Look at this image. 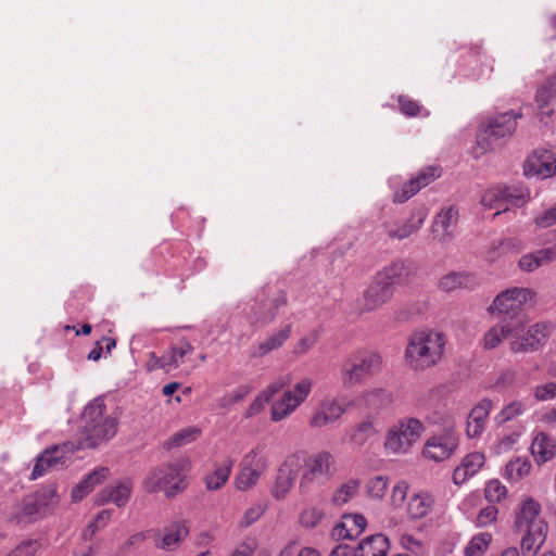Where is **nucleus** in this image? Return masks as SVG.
Segmentation results:
<instances>
[{
  "label": "nucleus",
  "instance_id": "1",
  "mask_svg": "<svg viewBox=\"0 0 556 556\" xmlns=\"http://www.w3.org/2000/svg\"><path fill=\"white\" fill-rule=\"evenodd\" d=\"M84 425L76 445L78 450L96 448L111 440L117 432L118 418L105 414L104 401L94 399L84 409Z\"/></svg>",
  "mask_w": 556,
  "mask_h": 556
},
{
  "label": "nucleus",
  "instance_id": "2",
  "mask_svg": "<svg viewBox=\"0 0 556 556\" xmlns=\"http://www.w3.org/2000/svg\"><path fill=\"white\" fill-rule=\"evenodd\" d=\"M445 336L432 330L416 331L409 338L405 359L410 368L422 370L435 366L442 358Z\"/></svg>",
  "mask_w": 556,
  "mask_h": 556
},
{
  "label": "nucleus",
  "instance_id": "3",
  "mask_svg": "<svg viewBox=\"0 0 556 556\" xmlns=\"http://www.w3.org/2000/svg\"><path fill=\"white\" fill-rule=\"evenodd\" d=\"M190 469L188 459H178L175 462L164 463L147 475L143 480V489L148 493H156L163 491L166 497L172 498L182 493L187 486L186 472Z\"/></svg>",
  "mask_w": 556,
  "mask_h": 556
},
{
  "label": "nucleus",
  "instance_id": "4",
  "mask_svg": "<svg viewBox=\"0 0 556 556\" xmlns=\"http://www.w3.org/2000/svg\"><path fill=\"white\" fill-rule=\"evenodd\" d=\"M58 504L56 485L50 483L15 504L10 514V521L16 525L36 522L51 513Z\"/></svg>",
  "mask_w": 556,
  "mask_h": 556
},
{
  "label": "nucleus",
  "instance_id": "5",
  "mask_svg": "<svg viewBox=\"0 0 556 556\" xmlns=\"http://www.w3.org/2000/svg\"><path fill=\"white\" fill-rule=\"evenodd\" d=\"M521 115L510 111L482 123L478 129L476 146L472 148L473 156H482L494 148L496 141L510 136L516 129V119Z\"/></svg>",
  "mask_w": 556,
  "mask_h": 556
},
{
  "label": "nucleus",
  "instance_id": "6",
  "mask_svg": "<svg viewBox=\"0 0 556 556\" xmlns=\"http://www.w3.org/2000/svg\"><path fill=\"white\" fill-rule=\"evenodd\" d=\"M381 356L377 353L351 355L341 365L342 386L350 389L365 377L376 375L381 370Z\"/></svg>",
  "mask_w": 556,
  "mask_h": 556
},
{
  "label": "nucleus",
  "instance_id": "7",
  "mask_svg": "<svg viewBox=\"0 0 556 556\" xmlns=\"http://www.w3.org/2000/svg\"><path fill=\"white\" fill-rule=\"evenodd\" d=\"M425 431L417 418H404L387 432L384 448L392 454L407 453Z\"/></svg>",
  "mask_w": 556,
  "mask_h": 556
},
{
  "label": "nucleus",
  "instance_id": "8",
  "mask_svg": "<svg viewBox=\"0 0 556 556\" xmlns=\"http://www.w3.org/2000/svg\"><path fill=\"white\" fill-rule=\"evenodd\" d=\"M77 450L78 446L72 441L47 447L37 456L30 479L36 480L51 470L63 469L71 459L72 454Z\"/></svg>",
  "mask_w": 556,
  "mask_h": 556
},
{
  "label": "nucleus",
  "instance_id": "9",
  "mask_svg": "<svg viewBox=\"0 0 556 556\" xmlns=\"http://www.w3.org/2000/svg\"><path fill=\"white\" fill-rule=\"evenodd\" d=\"M441 169L438 166H428L418 172V174L410 178L408 181L402 184V178L399 176L389 179V186L395 190L393 201L395 203H403L414 197L422 187L428 186L433 180L439 178Z\"/></svg>",
  "mask_w": 556,
  "mask_h": 556
},
{
  "label": "nucleus",
  "instance_id": "10",
  "mask_svg": "<svg viewBox=\"0 0 556 556\" xmlns=\"http://www.w3.org/2000/svg\"><path fill=\"white\" fill-rule=\"evenodd\" d=\"M427 216L428 208L419 205L412 210L408 217L387 220L382 227L390 239L401 241L416 233L422 227Z\"/></svg>",
  "mask_w": 556,
  "mask_h": 556
},
{
  "label": "nucleus",
  "instance_id": "11",
  "mask_svg": "<svg viewBox=\"0 0 556 556\" xmlns=\"http://www.w3.org/2000/svg\"><path fill=\"white\" fill-rule=\"evenodd\" d=\"M535 293L527 288L514 287L498 293L488 313H510L529 308L528 303L534 300Z\"/></svg>",
  "mask_w": 556,
  "mask_h": 556
},
{
  "label": "nucleus",
  "instance_id": "12",
  "mask_svg": "<svg viewBox=\"0 0 556 556\" xmlns=\"http://www.w3.org/2000/svg\"><path fill=\"white\" fill-rule=\"evenodd\" d=\"M523 174L539 179L556 176V147L536 150L525 161Z\"/></svg>",
  "mask_w": 556,
  "mask_h": 556
},
{
  "label": "nucleus",
  "instance_id": "13",
  "mask_svg": "<svg viewBox=\"0 0 556 556\" xmlns=\"http://www.w3.org/2000/svg\"><path fill=\"white\" fill-rule=\"evenodd\" d=\"M312 389V381L302 379L294 387V391L287 390L282 397L271 406V420L277 422L291 414L308 396Z\"/></svg>",
  "mask_w": 556,
  "mask_h": 556
},
{
  "label": "nucleus",
  "instance_id": "14",
  "mask_svg": "<svg viewBox=\"0 0 556 556\" xmlns=\"http://www.w3.org/2000/svg\"><path fill=\"white\" fill-rule=\"evenodd\" d=\"M458 446V438L453 430H445L439 435L427 440L422 448V455L434 462H443L450 458Z\"/></svg>",
  "mask_w": 556,
  "mask_h": 556
},
{
  "label": "nucleus",
  "instance_id": "15",
  "mask_svg": "<svg viewBox=\"0 0 556 556\" xmlns=\"http://www.w3.org/2000/svg\"><path fill=\"white\" fill-rule=\"evenodd\" d=\"M540 122L546 127L556 125V75L536 91Z\"/></svg>",
  "mask_w": 556,
  "mask_h": 556
},
{
  "label": "nucleus",
  "instance_id": "16",
  "mask_svg": "<svg viewBox=\"0 0 556 556\" xmlns=\"http://www.w3.org/2000/svg\"><path fill=\"white\" fill-rule=\"evenodd\" d=\"M416 274L415 264L408 260H395L383 266L376 276L395 291L396 286H405L410 282Z\"/></svg>",
  "mask_w": 556,
  "mask_h": 556
},
{
  "label": "nucleus",
  "instance_id": "17",
  "mask_svg": "<svg viewBox=\"0 0 556 556\" xmlns=\"http://www.w3.org/2000/svg\"><path fill=\"white\" fill-rule=\"evenodd\" d=\"M300 467V458L294 455L288 457L280 466L271 490L273 496L276 500H282L286 497L298 477Z\"/></svg>",
  "mask_w": 556,
  "mask_h": 556
},
{
  "label": "nucleus",
  "instance_id": "18",
  "mask_svg": "<svg viewBox=\"0 0 556 556\" xmlns=\"http://www.w3.org/2000/svg\"><path fill=\"white\" fill-rule=\"evenodd\" d=\"M393 295L394 290L375 275L363 293V305L368 311L379 309L390 302Z\"/></svg>",
  "mask_w": 556,
  "mask_h": 556
},
{
  "label": "nucleus",
  "instance_id": "19",
  "mask_svg": "<svg viewBox=\"0 0 556 556\" xmlns=\"http://www.w3.org/2000/svg\"><path fill=\"white\" fill-rule=\"evenodd\" d=\"M367 520L362 514L346 513L331 532L336 540H356L366 529Z\"/></svg>",
  "mask_w": 556,
  "mask_h": 556
},
{
  "label": "nucleus",
  "instance_id": "20",
  "mask_svg": "<svg viewBox=\"0 0 556 556\" xmlns=\"http://www.w3.org/2000/svg\"><path fill=\"white\" fill-rule=\"evenodd\" d=\"M546 326L535 324L531 326L527 332L516 331L515 339L510 342V350L514 353H527L538 350L542 343V339L546 337Z\"/></svg>",
  "mask_w": 556,
  "mask_h": 556
},
{
  "label": "nucleus",
  "instance_id": "21",
  "mask_svg": "<svg viewBox=\"0 0 556 556\" xmlns=\"http://www.w3.org/2000/svg\"><path fill=\"white\" fill-rule=\"evenodd\" d=\"M458 220V210L454 205L444 206L434 217L431 225L433 238L445 241L452 236V229Z\"/></svg>",
  "mask_w": 556,
  "mask_h": 556
},
{
  "label": "nucleus",
  "instance_id": "22",
  "mask_svg": "<svg viewBox=\"0 0 556 556\" xmlns=\"http://www.w3.org/2000/svg\"><path fill=\"white\" fill-rule=\"evenodd\" d=\"M548 526L546 522H538L530 527V530H523L520 547L522 556H534L544 544L547 535Z\"/></svg>",
  "mask_w": 556,
  "mask_h": 556
},
{
  "label": "nucleus",
  "instance_id": "23",
  "mask_svg": "<svg viewBox=\"0 0 556 556\" xmlns=\"http://www.w3.org/2000/svg\"><path fill=\"white\" fill-rule=\"evenodd\" d=\"M541 505L533 497H527L520 505L516 515L515 529L517 532L530 530V527L538 522H545L540 518Z\"/></svg>",
  "mask_w": 556,
  "mask_h": 556
},
{
  "label": "nucleus",
  "instance_id": "24",
  "mask_svg": "<svg viewBox=\"0 0 556 556\" xmlns=\"http://www.w3.org/2000/svg\"><path fill=\"white\" fill-rule=\"evenodd\" d=\"M389 547L388 536L376 533L362 540L357 547L353 548L352 556H387Z\"/></svg>",
  "mask_w": 556,
  "mask_h": 556
},
{
  "label": "nucleus",
  "instance_id": "25",
  "mask_svg": "<svg viewBox=\"0 0 556 556\" xmlns=\"http://www.w3.org/2000/svg\"><path fill=\"white\" fill-rule=\"evenodd\" d=\"M479 285V279L472 273L452 271L443 276L439 281L441 290L451 292L457 289H473Z\"/></svg>",
  "mask_w": 556,
  "mask_h": 556
},
{
  "label": "nucleus",
  "instance_id": "26",
  "mask_svg": "<svg viewBox=\"0 0 556 556\" xmlns=\"http://www.w3.org/2000/svg\"><path fill=\"white\" fill-rule=\"evenodd\" d=\"M109 473L110 471L106 467L93 469L72 490L73 502L81 501L86 495L92 492L96 485L101 484L109 477Z\"/></svg>",
  "mask_w": 556,
  "mask_h": 556
},
{
  "label": "nucleus",
  "instance_id": "27",
  "mask_svg": "<svg viewBox=\"0 0 556 556\" xmlns=\"http://www.w3.org/2000/svg\"><path fill=\"white\" fill-rule=\"evenodd\" d=\"M491 408L492 401L490 399H482L471 409L467 422V435L469 438H476L482 432Z\"/></svg>",
  "mask_w": 556,
  "mask_h": 556
},
{
  "label": "nucleus",
  "instance_id": "28",
  "mask_svg": "<svg viewBox=\"0 0 556 556\" xmlns=\"http://www.w3.org/2000/svg\"><path fill=\"white\" fill-rule=\"evenodd\" d=\"M346 408L341 406L337 401H328L321 404L320 409L311 419V426L321 428L329 422L338 420Z\"/></svg>",
  "mask_w": 556,
  "mask_h": 556
},
{
  "label": "nucleus",
  "instance_id": "29",
  "mask_svg": "<svg viewBox=\"0 0 556 556\" xmlns=\"http://www.w3.org/2000/svg\"><path fill=\"white\" fill-rule=\"evenodd\" d=\"M331 455L328 452H321L315 456L308 470L304 472L300 482L303 489L307 483L314 482L318 477H326L329 472Z\"/></svg>",
  "mask_w": 556,
  "mask_h": 556
},
{
  "label": "nucleus",
  "instance_id": "30",
  "mask_svg": "<svg viewBox=\"0 0 556 556\" xmlns=\"http://www.w3.org/2000/svg\"><path fill=\"white\" fill-rule=\"evenodd\" d=\"M232 466L233 459L230 457L225 458L220 465L216 466L213 472L207 473L204 477L206 489L210 491H217L222 489L229 479Z\"/></svg>",
  "mask_w": 556,
  "mask_h": 556
},
{
  "label": "nucleus",
  "instance_id": "31",
  "mask_svg": "<svg viewBox=\"0 0 556 556\" xmlns=\"http://www.w3.org/2000/svg\"><path fill=\"white\" fill-rule=\"evenodd\" d=\"M531 453L539 464L545 463L554 457L555 444L546 433L540 432L532 441Z\"/></svg>",
  "mask_w": 556,
  "mask_h": 556
},
{
  "label": "nucleus",
  "instance_id": "32",
  "mask_svg": "<svg viewBox=\"0 0 556 556\" xmlns=\"http://www.w3.org/2000/svg\"><path fill=\"white\" fill-rule=\"evenodd\" d=\"M131 486L127 483H119L116 486L105 488L99 495V504L113 502L116 506L123 507L129 501Z\"/></svg>",
  "mask_w": 556,
  "mask_h": 556
},
{
  "label": "nucleus",
  "instance_id": "33",
  "mask_svg": "<svg viewBox=\"0 0 556 556\" xmlns=\"http://www.w3.org/2000/svg\"><path fill=\"white\" fill-rule=\"evenodd\" d=\"M505 189L503 186H496L488 189L481 198V204L485 210H496L493 217L502 212H507L508 206L505 203Z\"/></svg>",
  "mask_w": 556,
  "mask_h": 556
},
{
  "label": "nucleus",
  "instance_id": "34",
  "mask_svg": "<svg viewBox=\"0 0 556 556\" xmlns=\"http://www.w3.org/2000/svg\"><path fill=\"white\" fill-rule=\"evenodd\" d=\"M362 399L367 408L380 410L392 403V393L382 388H376L362 394Z\"/></svg>",
  "mask_w": 556,
  "mask_h": 556
},
{
  "label": "nucleus",
  "instance_id": "35",
  "mask_svg": "<svg viewBox=\"0 0 556 556\" xmlns=\"http://www.w3.org/2000/svg\"><path fill=\"white\" fill-rule=\"evenodd\" d=\"M466 64L470 68V76L472 78H480L493 71L492 61L480 51L470 54Z\"/></svg>",
  "mask_w": 556,
  "mask_h": 556
},
{
  "label": "nucleus",
  "instance_id": "36",
  "mask_svg": "<svg viewBox=\"0 0 556 556\" xmlns=\"http://www.w3.org/2000/svg\"><path fill=\"white\" fill-rule=\"evenodd\" d=\"M193 352V346L189 342H184L180 346H173L169 357H155V366L166 368L170 366L177 367L178 359Z\"/></svg>",
  "mask_w": 556,
  "mask_h": 556
},
{
  "label": "nucleus",
  "instance_id": "37",
  "mask_svg": "<svg viewBox=\"0 0 556 556\" xmlns=\"http://www.w3.org/2000/svg\"><path fill=\"white\" fill-rule=\"evenodd\" d=\"M503 189H505V203L508 207L509 205L520 207L525 205L530 198L529 189L523 186H503Z\"/></svg>",
  "mask_w": 556,
  "mask_h": 556
},
{
  "label": "nucleus",
  "instance_id": "38",
  "mask_svg": "<svg viewBox=\"0 0 556 556\" xmlns=\"http://www.w3.org/2000/svg\"><path fill=\"white\" fill-rule=\"evenodd\" d=\"M201 434L197 427H188L174 433L165 443L166 448L180 447L195 441Z\"/></svg>",
  "mask_w": 556,
  "mask_h": 556
},
{
  "label": "nucleus",
  "instance_id": "39",
  "mask_svg": "<svg viewBox=\"0 0 556 556\" xmlns=\"http://www.w3.org/2000/svg\"><path fill=\"white\" fill-rule=\"evenodd\" d=\"M263 473V464L258 462L257 469H252L251 466H243L241 472L236 479V485L239 490L245 491L254 485L261 475Z\"/></svg>",
  "mask_w": 556,
  "mask_h": 556
},
{
  "label": "nucleus",
  "instance_id": "40",
  "mask_svg": "<svg viewBox=\"0 0 556 556\" xmlns=\"http://www.w3.org/2000/svg\"><path fill=\"white\" fill-rule=\"evenodd\" d=\"M290 331L291 326H285L278 333L270 336L266 341L260 343L258 353L255 355L264 356L271 352L273 350L280 348L283 344V342L289 338Z\"/></svg>",
  "mask_w": 556,
  "mask_h": 556
},
{
  "label": "nucleus",
  "instance_id": "41",
  "mask_svg": "<svg viewBox=\"0 0 556 556\" xmlns=\"http://www.w3.org/2000/svg\"><path fill=\"white\" fill-rule=\"evenodd\" d=\"M531 467V463L528 458L517 457L506 465V477L511 481H519L530 473Z\"/></svg>",
  "mask_w": 556,
  "mask_h": 556
},
{
  "label": "nucleus",
  "instance_id": "42",
  "mask_svg": "<svg viewBox=\"0 0 556 556\" xmlns=\"http://www.w3.org/2000/svg\"><path fill=\"white\" fill-rule=\"evenodd\" d=\"M376 433L377 430L374 422L371 420H364L356 426L350 435V440L354 445L361 447Z\"/></svg>",
  "mask_w": 556,
  "mask_h": 556
},
{
  "label": "nucleus",
  "instance_id": "43",
  "mask_svg": "<svg viewBox=\"0 0 556 556\" xmlns=\"http://www.w3.org/2000/svg\"><path fill=\"white\" fill-rule=\"evenodd\" d=\"M431 501L428 496H422L420 494H415L407 506V511L413 519H421L430 510Z\"/></svg>",
  "mask_w": 556,
  "mask_h": 556
},
{
  "label": "nucleus",
  "instance_id": "44",
  "mask_svg": "<svg viewBox=\"0 0 556 556\" xmlns=\"http://www.w3.org/2000/svg\"><path fill=\"white\" fill-rule=\"evenodd\" d=\"M359 488V480L353 479L343 483L332 495L331 502L336 506L348 503L357 492Z\"/></svg>",
  "mask_w": 556,
  "mask_h": 556
},
{
  "label": "nucleus",
  "instance_id": "45",
  "mask_svg": "<svg viewBox=\"0 0 556 556\" xmlns=\"http://www.w3.org/2000/svg\"><path fill=\"white\" fill-rule=\"evenodd\" d=\"M513 333V329L510 328L509 324H506L501 327V330H497V328L490 329L483 338V346L486 350H491L496 348L501 341Z\"/></svg>",
  "mask_w": 556,
  "mask_h": 556
},
{
  "label": "nucleus",
  "instance_id": "46",
  "mask_svg": "<svg viewBox=\"0 0 556 556\" xmlns=\"http://www.w3.org/2000/svg\"><path fill=\"white\" fill-rule=\"evenodd\" d=\"M397 102L402 114L408 117L428 116V111L422 108L417 101L412 100L406 96H399Z\"/></svg>",
  "mask_w": 556,
  "mask_h": 556
},
{
  "label": "nucleus",
  "instance_id": "47",
  "mask_svg": "<svg viewBox=\"0 0 556 556\" xmlns=\"http://www.w3.org/2000/svg\"><path fill=\"white\" fill-rule=\"evenodd\" d=\"M492 541L490 533H480L475 535L465 549L466 556H480L488 548Z\"/></svg>",
  "mask_w": 556,
  "mask_h": 556
},
{
  "label": "nucleus",
  "instance_id": "48",
  "mask_svg": "<svg viewBox=\"0 0 556 556\" xmlns=\"http://www.w3.org/2000/svg\"><path fill=\"white\" fill-rule=\"evenodd\" d=\"M188 528L185 523H176L175 530L168 531L164 538L161 547L162 548H169L176 543H178L180 540H182L188 534Z\"/></svg>",
  "mask_w": 556,
  "mask_h": 556
},
{
  "label": "nucleus",
  "instance_id": "49",
  "mask_svg": "<svg viewBox=\"0 0 556 556\" xmlns=\"http://www.w3.org/2000/svg\"><path fill=\"white\" fill-rule=\"evenodd\" d=\"M325 513L317 507H309L304 509L300 516V522L305 528H315L324 518Z\"/></svg>",
  "mask_w": 556,
  "mask_h": 556
},
{
  "label": "nucleus",
  "instance_id": "50",
  "mask_svg": "<svg viewBox=\"0 0 556 556\" xmlns=\"http://www.w3.org/2000/svg\"><path fill=\"white\" fill-rule=\"evenodd\" d=\"M388 488V479L383 476H377L368 481L367 493L372 498H382Z\"/></svg>",
  "mask_w": 556,
  "mask_h": 556
},
{
  "label": "nucleus",
  "instance_id": "51",
  "mask_svg": "<svg viewBox=\"0 0 556 556\" xmlns=\"http://www.w3.org/2000/svg\"><path fill=\"white\" fill-rule=\"evenodd\" d=\"M40 545L38 540H26L13 548L8 556H34Z\"/></svg>",
  "mask_w": 556,
  "mask_h": 556
},
{
  "label": "nucleus",
  "instance_id": "52",
  "mask_svg": "<svg viewBox=\"0 0 556 556\" xmlns=\"http://www.w3.org/2000/svg\"><path fill=\"white\" fill-rule=\"evenodd\" d=\"M484 455L478 452L466 455L462 460V466L473 476L484 464Z\"/></svg>",
  "mask_w": 556,
  "mask_h": 556
},
{
  "label": "nucleus",
  "instance_id": "53",
  "mask_svg": "<svg viewBox=\"0 0 556 556\" xmlns=\"http://www.w3.org/2000/svg\"><path fill=\"white\" fill-rule=\"evenodd\" d=\"M523 406L520 402H511L506 405L496 417L500 424L509 421L522 413Z\"/></svg>",
  "mask_w": 556,
  "mask_h": 556
},
{
  "label": "nucleus",
  "instance_id": "54",
  "mask_svg": "<svg viewBox=\"0 0 556 556\" xmlns=\"http://www.w3.org/2000/svg\"><path fill=\"white\" fill-rule=\"evenodd\" d=\"M506 488L502 485L497 480H492L486 484L485 497L490 502H500L506 496Z\"/></svg>",
  "mask_w": 556,
  "mask_h": 556
},
{
  "label": "nucleus",
  "instance_id": "55",
  "mask_svg": "<svg viewBox=\"0 0 556 556\" xmlns=\"http://www.w3.org/2000/svg\"><path fill=\"white\" fill-rule=\"evenodd\" d=\"M291 381L290 377L280 378L273 383H270L265 390L262 391L260 394L261 399L267 403L271 400V397L278 393L280 390H282L283 387L289 384Z\"/></svg>",
  "mask_w": 556,
  "mask_h": 556
},
{
  "label": "nucleus",
  "instance_id": "56",
  "mask_svg": "<svg viewBox=\"0 0 556 556\" xmlns=\"http://www.w3.org/2000/svg\"><path fill=\"white\" fill-rule=\"evenodd\" d=\"M535 224L539 227L547 228L556 224V204L541 214L536 215L534 218Z\"/></svg>",
  "mask_w": 556,
  "mask_h": 556
},
{
  "label": "nucleus",
  "instance_id": "57",
  "mask_svg": "<svg viewBox=\"0 0 556 556\" xmlns=\"http://www.w3.org/2000/svg\"><path fill=\"white\" fill-rule=\"evenodd\" d=\"M541 265L538 252L526 254L519 260V266L525 271H533Z\"/></svg>",
  "mask_w": 556,
  "mask_h": 556
},
{
  "label": "nucleus",
  "instance_id": "58",
  "mask_svg": "<svg viewBox=\"0 0 556 556\" xmlns=\"http://www.w3.org/2000/svg\"><path fill=\"white\" fill-rule=\"evenodd\" d=\"M111 509H103L98 513L93 521L88 526V531H90V534H94L99 529L103 528L111 519Z\"/></svg>",
  "mask_w": 556,
  "mask_h": 556
},
{
  "label": "nucleus",
  "instance_id": "59",
  "mask_svg": "<svg viewBox=\"0 0 556 556\" xmlns=\"http://www.w3.org/2000/svg\"><path fill=\"white\" fill-rule=\"evenodd\" d=\"M498 510L495 506L491 505L482 508L477 517L478 526L485 527L496 519Z\"/></svg>",
  "mask_w": 556,
  "mask_h": 556
},
{
  "label": "nucleus",
  "instance_id": "60",
  "mask_svg": "<svg viewBox=\"0 0 556 556\" xmlns=\"http://www.w3.org/2000/svg\"><path fill=\"white\" fill-rule=\"evenodd\" d=\"M534 396L539 401H545L556 396V383L548 382L535 389Z\"/></svg>",
  "mask_w": 556,
  "mask_h": 556
},
{
  "label": "nucleus",
  "instance_id": "61",
  "mask_svg": "<svg viewBox=\"0 0 556 556\" xmlns=\"http://www.w3.org/2000/svg\"><path fill=\"white\" fill-rule=\"evenodd\" d=\"M262 463L263 464V472L265 471L266 469V460L263 456H260L258 454V451L257 450H252L243 459V465L244 466H251L252 469H257V464Z\"/></svg>",
  "mask_w": 556,
  "mask_h": 556
},
{
  "label": "nucleus",
  "instance_id": "62",
  "mask_svg": "<svg viewBox=\"0 0 556 556\" xmlns=\"http://www.w3.org/2000/svg\"><path fill=\"white\" fill-rule=\"evenodd\" d=\"M542 265L556 261V243L553 247L536 251Z\"/></svg>",
  "mask_w": 556,
  "mask_h": 556
},
{
  "label": "nucleus",
  "instance_id": "63",
  "mask_svg": "<svg viewBox=\"0 0 556 556\" xmlns=\"http://www.w3.org/2000/svg\"><path fill=\"white\" fill-rule=\"evenodd\" d=\"M263 514L261 507H253L245 511L242 525L248 527L255 522Z\"/></svg>",
  "mask_w": 556,
  "mask_h": 556
},
{
  "label": "nucleus",
  "instance_id": "64",
  "mask_svg": "<svg viewBox=\"0 0 556 556\" xmlns=\"http://www.w3.org/2000/svg\"><path fill=\"white\" fill-rule=\"evenodd\" d=\"M407 492L406 483H399L393 488L392 501L394 504H401L404 502Z\"/></svg>",
  "mask_w": 556,
  "mask_h": 556
}]
</instances>
